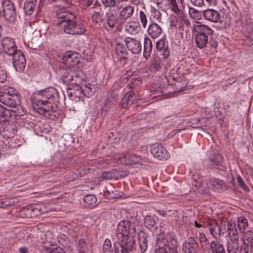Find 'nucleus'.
<instances>
[{
  "label": "nucleus",
  "instance_id": "obj_1",
  "mask_svg": "<svg viewBox=\"0 0 253 253\" xmlns=\"http://www.w3.org/2000/svg\"><path fill=\"white\" fill-rule=\"evenodd\" d=\"M33 103L37 106L38 111L46 116L49 113L56 111L57 104L59 102V94L54 87H49L41 90L34 94Z\"/></svg>",
  "mask_w": 253,
  "mask_h": 253
},
{
  "label": "nucleus",
  "instance_id": "obj_2",
  "mask_svg": "<svg viewBox=\"0 0 253 253\" xmlns=\"http://www.w3.org/2000/svg\"><path fill=\"white\" fill-rule=\"evenodd\" d=\"M76 67L68 69L62 75V80L64 83L70 84L67 88V93L69 98L78 102L84 96V90L81 85L85 83L82 77V73L76 71Z\"/></svg>",
  "mask_w": 253,
  "mask_h": 253
},
{
  "label": "nucleus",
  "instance_id": "obj_3",
  "mask_svg": "<svg viewBox=\"0 0 253 253\" xmlns=\"http://www.w3.org/2000/svg\"><path fill=\"white\" fill-rule=\"evenodd\" d=\"M130 226L129 221L123 220L119 223L115 236L119 241L114 244L115 253H131L132 251L134 242L129 236Z\"/></svg>",
  "mask_w": 253,
  "mask_h": 253
},
{
  "label": "nucleus",
  "instance_id": "obj_4",
  "mask_svg": "<svg viewBox=\"0 0 253 253\" xmlns=\"http://www.w3.org/2000/svg\"><path fill=\"white\" fill-rule=\"evenodd\" d=\"M59 19L57 23L61 31L70 35H82L85 31V28L81 23L76 22V17L74 13L69 11L59 12L58 14Z\"/></svg>",
  "mask_w": 253,
  "mask_h": 253
},
{
  "label": "nucleus",
  "instance_id": "obj_5",
  "mask_svg": "<svg viewBox=\"0 0 253 253\" xmlns=\"http://www.w3.org/2000/svg\"><path fill=\"white\" fill-rule=\"evenodd\" d=\"M1 95H0V102L10 107L17 108L20 106V99L18 95V91L11 86L4 85L1 88Z\"/></svg>",
  "mask_w": 253,
  "mask_h": 253
},
{
  "label": "nucleus",
  "instance_id": "obj_6",
  "mask_svg": "<svg viewBox=\"0 0 253 253\" xmlns=\"http://www.w3.org/2000/svg\"><path fill=\"white\" fill-rule=\"evenodd\" d=\"M240 232L243 234L242 240L244 245L250 246V253H253V230H245L249 226L248 220L243 216H240L237 219Z\"/></svg>",
  "mask_w": 253,
  "mask_h": 253
},
{
  "label": "nucleus",
  "instance_id": "obj_7",
  "mask_svg": "<svg viewBox=\"0 0 253 253\" xmlns=\"http://www.w3.org/2000/svg\"><path fill=\"white\" fill-rule=\"evenodd\" d=\"M213 31L206 25H200L196 35V42L197 46L202 49L206 47L209 42V36L213 34Z\"/></svg>",
  "mask_w": 253,
  "mask_h": 253
},
{
  "label": "nucleus",
  "instance_id": "obj_8",
  "mask_svg": "<svg viewBox=\"0 0 253 253\" xmlns=\"http://www.w3.org/2000/svg\"><path fill=\"white\" fill-rule=\"evenodd\" d=\"M2 6L3 16L5 20L9 23L14 22L16 18L17 14L12 2L9 0H5L3 1Z\"/></svg>",
  "mask_w": 253,
  "mask_h": 253
},
{
  "label": "nucleus",
  "instance_id": "obj_9",
  "mask_svg": "<svg viewBox=\"0 0 253 253\" xmlns=\"http://www.w3.org/2000/svg\"><path fill=\"white\" fill-rule=\"evenodd\" d=\"M207 165L212 169H216L221 171H225L226 169L223 165V158L218 152L213 153L209 156Z\"/></svg>",
  "mask_w": 253,
  "mask_h": 253
},
{
  "label": "nucleus",
  "instance_id": "obj_10",
  "mask_svg": "<svg viewBox=\"0 0 253 253\" xmlns=\"http://www.w3.org/2000/svg\"><path fill=\"white\" fill-rule=\"evenodd\" d=\"M2 50L4 53L8 56L12 55L18 50L14 40L9 37H5L1 40Z\"/></svg>",
  "mask_w": 253,
  "mask_h": 253
},
{
  "label": "nucleus",
  "instance_id": "obj_11",
  "mask_svg": "<svg viewBox=\"0 0 253 253\" xmlns=\"http://www.w3.org/2000/svg\"><path fill=\"white\" fill-rule=\"evenodd\" d=\"M12 57V64L15 70L17 72H22L25 68L26 65V59L23 53L20 50H17Z\"/></svg>",
  "mask_w": 253,
  "mask_h": 253
},
{
  "label": "nucleus",
  "instance_id": "obj_12",
  "mask_svg": "<svg viewBox=\"0 0 253 253\" xmlns=\"http://www.w3.org/2000/svg\"><path fill=\"white\" fill-rule=\"evenodd\" d=\"M156 4L163 9L170 10L175 14L179 13L181 6H178L176 0H156Z\"/></svg>",
  "mask_w": 253,
  "mask_h": 253
},
{
  "label": "nucleus",
  "instance_id": "obj_13",
  "mask_svg": "<svg viewBox=\"0 0 253 253\" xmlns=\"http://www.w3.org/2000/svg\"><path fill=\"white\" fill-rule=\"evenodd\" d=\"M206 185L208 188L215 192H221L226 188V184L225 181L213 177L207 180Z\"/></svg>",
  "mask_w": 253,
  "mask_h": 253
},
{
  "label": "nucleus",
  "instance_id": "obj_14",
  "mask_svg": "<svg viewBox=\"0 0 253 253\" xmlns=\"http://www.w3.org/2000/svg\"><path fill=\"white\" fill-rule=\"evenodd\" d=\"M116 58L120 62L121 66H124L127 61V52L123 44L118 43L115 48Z\"/></svg>",
  "mask_w": 253,
  "mask_h": 253
},
{
  "label": "nucleus",
  "instance_id": "obj_15",
  "mask_svg": "<svg viewBox=\"0 0 253 253\" xmlns=\"http://www.w3.org/2000/svg\"><path fill=\"white\" fill-rule=\"evenodd\" d=\"M151 152L155 158L160 160H167L169 158L167 151L161 144H154L152 145Z\"/></svg>",
  "mask_w": 253,
  "mask_h": 253
},
{
  "label": "nucleus",
  "instance_id": "obj_16",
  "mask_svg": "<svg viewBox=\"0 0 253 253\" xmlns=\"http://www.w3.org/2000/svg\"><path fill=\"white\" fill-rule=\"evenodd\" d=\"M125 43L128 50L133 54H137L141 50L140 42L135 39L126 37L125 39Z\"/></svg>",
  "mask_w": 253,
  "mask_h": 253
},
{
  "label": "nucleus",
  "instance_id": "obj_17",
  "mask_svg": "<svg viewBox=\"0 0 253 253\" xmlns=\"http://www.w3.org/2000/svg\"><path fill=\"white\" fill-rule=\"evenodd\" d=\"M167 242L165 238V234L164 232H161L156 237V244L158 248L154 253H168L166 247Z\"/></svg>",
  "mask_w": 253,
  "mask_h": 253
},
{
  "label": "nucleus",
  "instance_id": "obj_18",
  "mask_svg": "<svg viewBox=\"0 0 253 253\" xmlns=\"http://www.w3.org/2000/svg\"><path fill=\"white\" fill-rule=\"evenodd\" d=\"M119 163L126 165H132L138 163L140 161V158L134 154H122L118 156Z\"/></svg>",
  "mask_w": 253,
  "mask_h": 253
},
{
  "label": "nucleus",
  "instance_id": "obj_19",
  "mask_svg": "<svg viewBox=\"0 0 253 253\" xmlns=\"http://www.w3.org/2000/svg\"><path fill=\"white\" fill-rule=\"evenodd\" d=\"M134 12V7L130 5L124 6L119 12V16L121 23H125L126 20L131 18Z\"/></svg>",
  "mask_w": 253,
  "mask_h": 253
},
{
  "label": "nucleus",
  "instance_id": "obj_20",
  "mask_svg": "<svg viewBox=\"0 0 253 253\" xmlns=\"http://www.w3.org/2000/svg\"><path fill=\"white\" fill-rule=\"evenodd\" d=\"M198 244L193 237L189 238L182 246L183 253H196Z\"/></svg>",
  "mask_w": 253,
  "mask_h": 253
},
{
  "label": "nucleus",
  "instance_id": "obj_21",
  "mask_svg": "<svg viewBox=\"0 0 253 253\" xmlns=\"http://www.w3.org/2000/svg\"><path fill=\"white\" fill-rule=\"evenodd\" d=\"M204 18L207 21L216 23L220 21L219 13L213 9H207L203 11Z\"/></svg>",
  "mask_w": 253,
  "mask_h": 253
},
{
  "label": "nucleus",
  "instance_id": "obj_22",
  "mask_svg": "<svg viewBox=\"0 0 253 253\" xmlns=\"http://www.w3.org/2000/svg\"><path fill=\"white\" fill-rule=\"evenodd\" d=\"M48 209L43 205L41 204L36 205L27 209V212L31 217L38 216L42 214L48 212Z\"/></svg>",
  "mask_w": 253,
  "mask_h": 253
},
{
  "label": "nucleus",
  "instance_id": "obj_23",
  "mask_svg": "<svg viewBox=\"0 0 253 253\" xmlns=\"http://www.w3.org/2000/svg\"><path fill=\"white\" fill-rule=\"evenodd\" d=\"M141 30V26L138 21H130L126 23L125 25V32L132 35H137Z\"/></svg>",
  "mask_w": 253,
  "mask_h": 253
},
{
  "label": "nucleus",
  "instance_id": "obj_24",
  "mask_svg": "<svg viewBox=\"0 0 253 253\" xmlns=\"http://www.w3.org/2000/svg\"><path fill=\"white\" fill-rule=\"evenodd\" d=\"M147 33L151 38L156 39L162 34V29L157 23L152 22L148 26Z\"/></svg>",
  "mask_w": 253,
  "mask_h": 253
},
{
  "label": "nucleus",
  "instance_id": "obj_25",
  "mask_svg": "<svg viewBox=\"0 0 253 253\" xmlns=\"http://www.w3.org/2000/svg\"><path fill=\"white\" fill-rule=\"evenodd\" d=\"M106 16L107 24L112 29L116 28V29H118L120 26L123 24L120 23L119 16L118 17L116 14L114 13H107Z\"/></svg>",
  "mask_w": 253,
  "mask_h": 253
},
{
  "label": "nucleus",
  "instance_id": "obj_26",
  "mask_svg": "<svg viewBox=\"0 0 253 253\" xmlns=\"http://www.w3.org/2000/svg\"><path fill=\"white\" fill-rule=\"evenodd\" d=\"M208 226L210 233L214 238L216 239L221 236V227L215 220L208 221Z\"/></svg>",
  "mask_w": 253,
  "mask_h": 253
},
{
  "label": "nucleus",
  "instance_id": "obj_27",
  "mask_svg": "<svg viewBox=\"0 0 253 253\" xmlns=\"http://www.w3.org/2000/svg\"><path fill=\"white\" fill-rule=\"evenodd\" d=\"M148 236L144 232L140 231L138 234V241L140 249L142 253H144L148 248Z\"/></svg>",
  "mask_w": 253,
  "mask_h": 253
},
{
  "label": "nucleus",
  "instance_id": "obj_28",
  "mask_svg": "<svg viewBox=\"0 0 253 253\" xmlns=\"http://www.w3.org/2000/svg\"><path fill=\"white\" fill-rule=\"evenodd\" d=\"M17 127L15 124H11L6 126L1 132L2 136L6 138H13L17 132Z\"/></svg>",
  "mask_w": 253,
  "mask_h": 253
},
{
  "label": "nucleus",
  "instance_id": "obj_29",
  "mask_svg": "<svg viewBox=\"0 0 253 253\" xmlns=\"http://www.w3.org/2000/svg\"><path fill=\"white\" fill-rule=\"evenodd\" d=\"M134 92L130 91L127 92L123 97L120 105L122 108H126L129 106L135 100Z\"/></svg>",
  "mask_w": 253,
  "mask_h": 253
},
{
  "label": "nucleus",
  "instance_id": "obj_30",
  "mask_svg": "<svg viewBox=\"0 0 253 253\" xmlns=\"http://www.w3.org/2000/svg\"><path fill=\"white\" fill-rule=\"evenodd\" d=\"M63 62L65 64L78 63L77 53L71 51H66L62 57Z\"/></svg>",
  "mask_w": 253,
  "mask_h": 253
},
{
  "label": "nucleus",
  "instance_id": "obj_31",
  "mask_svg": "<svg viewBox=\"0 0 253 253\" xmlns=\"http://www.w3.org/2000/svg\"><path fill=\"white\" fill-rule=\"evenodd\" d=\"M138 19L144 29H145L148 22V13L145 7L140 10L138 14Z\"/></svg>",
  "mask_w": 253,
  "mask_h": 253
},
{
  "label": "nucleus",
  "instance_id": "obj_32",
  "mask_svg": "<svg viewBox=\"0 0 253 253\" xmlns=\"http://www.w3.org/2000/svg\"><path fill=\"white\" fill-rule=\"evenodd\" d=\"M210 248L212 253H226L223 244L217 241H211Z\"/></svg>",
  "mask_w": 253,
  "mask_h": 253
},
{
  "label": "nucleus",
  "instance_id": "obj_33",
  "mask_svg": "<svg viewBox=\"0 0 253 253\" xmlns=\"http://www.w3.org/2000/svg\"><path fill=\"white\" fill-rule=\"evenodd\" d=\"M152 49V42L151 40L148 37L144 39L143 56L147 59L150 55Z\"/></svg>",
  "mask_w": 253,
  "mask_h": 253
},
{
  "label": "nucleus",
  "instance_id": "obj_34",
  "mask_svg": "<svg viewBox=\"0 0 253 253\" xmlns=\"http://www.w3.org/2000/svg\"><path fill=\"white\" fill-rule=\"evenodd\" d=\"M144 224L145 226L151 231H153L157 227L155 219L150 215H147L145 217Z\"/></svg>",
  "mask_w": 253,
  "mask_h": 253
},
{
  "label": "nucleus",
  "instance_id": "obj_35",
  "mask_svg": "<svg viewBox=\"0 0 253 253\" xmlns=\"http://www.w3.org/2000/svg\"><path fill=\"white\" fill-rule=\"evenodd\" d=\"M36 1L26 0L24 6L25 13L28 15H31L36 9L37 4Z\"/></svg>",
  "mask_w": 253,
  "mask_h": 253
},
{
  "label": "nucleus",
  "instance_id": "obj_36",
  "mask_svg": "<svg viewBox=\"0 0 253 253\" xmlns=\"http://www.w3.org/2000/svg\"><path fill=\"white\" fill-rule=\"evenodd\" d=\"M150 18H152L153 19L161 22L162 20V13L160 10L157 9L156 7L151 6L150 10Z\"/></svg>",
  "mask_w": 253,
  "mask_h": 253
},
{
  "label": "nucleus",
  "instance_id": "obj_37",
  "mask_svg": "<svg viewBox=\"0 0 253 253\" xmlns=\"http://www.w3.org/2000/svg\"><path fill=\"white\" fill-rule=\"evenodd\" d=\"M84 201L87 205L93 207L97 202V198L93 195H86L84 198Z\"/></svg>",
  "mask_w": 253,
  "mask_h": 253
},
{
  "label": "nucleus",
  "instance_id": "obj_38",
  "mask_svg": "<svg viewBox=\"0 0 253 253\" xmlns=\"http://www.w3.org/2000/svg\"><path fill=\"white\" fill-rule=\"evenodd\" d=\"M228 236H233L238 233L236 223L232 221H228L227 224Z\"/></svg>",
  "mask_w": 253,
  "mask_h": 253
},
{
  "label": "nucleus",
  "instance_id": "obj_39",
  "mask_svg": "<svg viewBox=\"0 0 253 253\" xmlns=\"http://www.w3.org/2000/svg\"><path fill=\"white\" fill-rule=\"evenodd\" d=\"M45 253H66L64 250L60 247H54L53 246L50 247H45Z\"/></svg>",
  "mask_w": 253,
  "mask_h": 253
},
{
  "label": "nucleus",
  "instance_id": "obj_40",
  "mask_svg": "<svg viewBox=\"0 0 253 253\" xmlns=\"http://www.w3.org/2000/svg\"><path fill=\"white\" fill-rule=\"evenodd\" d=\"M105 195L110 199L118 198L121 196L118 190L112 189L107 190L105 193Z\"/></svg>",
  "mask_w": 253,
  "mask_h": 253
},
{
  "label": "nucleus",
  "instance_id": "obj_41",
  "mask_svg": "<svg viewBox=\"0 0 253 253\" xmlns=\"http://www.w3.org/2000/svg\"><path fill=\"white\" fill-rule=\"evenodd\" d=\"M103 251L104 253H112L113 249L110 240L106 239L103 245Z\"/></svg>",
  "mask_w": 253,
  "mask_h": 253
},
{
  "label": "nucleus",
  "instance_id": "obj_42",
  "mask_svg": "<svg viewBox=\"0 0 253 253\" xmlns=\"http://www.w3.org/2000/svg\"><path fill=\"white\" fill-rule=\"evenodd\" d=\"M199 240L202 248H206L208 246V239L204 233H200L199 235Z\"/></svg>",
  "mask_w": 253,
  "mask_h": 253
},
{
  "label": "nucleus",
  "instance_id": "obj_43",
  "mask_svg": "<svg viewBox=\"0 0 253 253\" xmlns=\"http://www.w3.org/2000/svg\"><path fill=\"white\" fill-rule=\"evenodd\" d=\"M84 174L81 172H79V174H76L73 172H69L66 175V179L68 181H73L74 180L78 178L83 175Z\"/></svg>",
  "mask_w": 253,
  "mask_h": 253
},
{
  "label": "nucleus",
  "instance_id": "obj_44",
  "mask_svg": "<svg viewBox=\"0 0 253 253\" xmlns=\"http://www.w3.org/2000/svg\"><path fill=\"white\" fill-rule=\"evenodd\" d=\"M239 244L227 243L228 253H237L239 250Z\"/></svg>",
  "mask_w": 253,
  "mask_h": 253
},
{
  "label": "nucleus",
  "instance_id": "obj_45",
  "mask_svg": "<svg viewBox=\"0 0 253 253\" xmlns=\"http://www.w3.org/2000/svg\"><path fill=\"white\" fill-rule=\"evenodd\" d=\"M114 173L111 171L103 172L99 177V180L100 181H102L104 180L111 179L114 177Z\"/></svg>",
  "mask_w": 253,
  "mask_h": 253
},
{
  "label": "nucleus",
  "instance_id": "obj_46",
  "mask_svg": "<svg viewBox=\"0 0 253 253\" xmlns=\"http://www.w3.org/2000/svg\"><path fill=\"white\" fill-rule=\"evenodd\" d=\"M11 115L10 110L6 109L0 104V118H6Z\"/></svg>",
  "mask_w": 253,
  "mask_h": 253
},
{
  "label": "nucleus",
  "instance_id": "obj_47",
  "mask_svg": "<svg viewBox=\"0 0 253 253\" xmlns=\"http://www.w3.org/2000/svg\"><path fill=\"white\" fill-rule=\"evenodd\" d=\"M237 180L238 183V185L240 186V187L243 189L246 192H249L250 189L247 186L246 183L244 182L243 178L241 176L238 175L237 176Z\"/></svg>",
  "mask_w": 253,
  "mask_h": 253
},
{
  "label": "nucleus",
  "instance_id": "obj_48",
  "mask_svg": "<svg viewBox=\"0 0 253 253\" xmlns=\"http://www.w3.org/2000/svg\"><path fill=\"white\" fill-rule=\"evenodd\" d=\"M156 48L158 50H162L165 49V52H166V49L167 47H166V42L164 39H160L156 42Z\"/></svg>",
  "mask_w": 253,
  "mask_h": 253
},
{
  "label": "nucleus",
  "instance_id": "obj_49",
  "mask_svg": "<svg viewBox=\"0 0 253 253\" xmlns=\"http://www.w3.org/2000/svg\"><path fill=\"white\" fill-rule=\"evenodd\" d=\"M77 248L79 250H85L87 249V243L84 238L80 239L77 245Z\"/></svg>",
  "mask_w": 253,
  "mask_h": 253
},
{
  "label": "nucleus",
  "instance_id": "obj_50",
  "mask_svg": "<svg viewBox=\"0 0 253 253\" xmlns=\"http://www.w3.org/2000/svg\"><path fill=\"white\" fill-rule=\"evenodd\" d=\"M105 7H115L116 5V0H101Z\"/></svg>",
  "mask_w": 253,
  "mask_h": 253
},
{
  "label": "nucleus",
  "instance_id": "obj_51",
  "mask_svg": "<svg viewBox=\"0 0 253 253\" xmlns=\"http://www.w3.org/2000/svg\"><path fill=\"white\" fill-rule=\"evenodd\" d=\"M84 87L85 88L84 90V96H85L86 97H90L93 94L94 92V90H92V89L90 88L89 84L87 85H85Z\"/></svg>",
  "mask_w": 253,
  "mask_h": 253
},
{
  "label": "nucleus",
  "instance_id": "obj_52",
  "mask_svg": "<svg viewBox=\"0 0 253 253\" xmlns=\"http://www.w3.org/2000/svg\"><path fill=\"white\" fill-rule=\"evenodd\" d=\"M7 78L6 71L5 69L0 66V83L4 82Z\"/></svg>",
  "mask_w": 253,
  "mask_h": 253
},
{
  "label": "nucleus",
  "instance_id": "obj_53",
  "mask_svg": "<svg viewBox=\"0 0 253 253\" xmlns=\"http://www.w3.org/2000/svg\"><path fill=\"white\" fill-rule=\"evenodd\" d=\"M230 240L227 243H232L234 244H239V236L238 233L235 234L233 236H229Z\"/></svg>",
  "mask_w": 253,
  "mask_h": 253
},
{
  "label": "nucleus",
  "instance_id": "obj_54",
  "mask_svg": "<svg viewBox=\"0 0 253 253\" xmlns=\"http://www.w3.org/2000/svg\"><path fill=\"white\" fill-rule=\"evenodd\" d=\"M92 20L94 23H98L101 20V15L99 12H94L92 15Z\"/></svg>",
  "mask_w": 253,
  "mask_h": 253
},
{
  "label": "nucleus",
  "instance_id": "obj_55",
  "mask_svg": "<svg viewBox=\"0 0 253 253\" xmlns=\"http://www.w3.org/2000/svg\"><path fill=\"white\" fill-rule=\"evenodd\" d=\"M94 0H79V2L81 4L85 7H89L92 5L93 2ZM94 4H93L92 8L94 7Z\"/></svg>",
  "mask_w": 253,
  "mask_h": 253
},
{
  "label": "nucleus",
  "instance_id": "obj_56",
  "mask_svg": "<svg viewBox=\"0 0 253 253\" xmlns=\"http://www.w3.org/2000/svg\"><path fill=\"white\" fill-rule=\"evenodd\" d=\"M203 183L202 179L201 178L198 177V179L194 178L192 184L195 186L197 188H199L201 187Z\"/></svg>",
  "mask_w": 253,
  "mask_h": 253
},
{
  "label": "nucleus",
  "instance_id": "obj_57",
  "mask_svg": "<svg viewBox=\"0 0 253 253\" xmlns=\"http://www.w3.org/2000/svg\"><path fill=\"white\" fill-rule=\"evenodd\" d=\"M195 5L201 6L204 4V0H191Z\"/></svg>",
  "mask_w": 253,
  "mask_h": 253
},
{
  "label": "nucleus",
  "instance_id": "obj_58",
  "mask_svg": "<svg viewBox=\"0 0 253 253\" xmlns=\"http://www.w3.org/2000/svg\"><path fill=\"white\" fill-rule=\"evenodd\" d=\"M246 247H241L239 253H249L248 247L250 246L245 245Z\"/></svg>",
  "mask_w": 253,
  "mask_h": 253
},
{
  "label": "nucleus",
  "instance_id": "obj_59",
  "mask_svg": "<svg viewBox=\"0 0 253 253\" xmlns=\"http://www.w3.org/2000/svg\"><path fill=\"white\" fill-rule=\"evenodd\" d=\"M22 112H17L16 110L12 111V113H14V116H22L24 113V111L21 108Z\"/></svg>",
  "mask_w": 253,
  "mask_h": 253
},
{
  "label": "nucleus",
  "instance_id": "obj_60",
  "mask_svg": "<svg viewBox=\"0 0 253 253\" xmlns=\"http://www.w3.org/2000/svg\"><path fill=\"white\" fill-rule=\"evenodd\" d=\"M19 252L20 253H27L28 249L25 247H21L19 249Z\"/></svg>",
  "mask_w": 253,
  "mask_h": 253
},
{
  "label": "nucleus",
  "instance_id": "obj_61",
  "mask_svg": "<svg viewBox=\"0 0 253 253\" xmlns=\"http://www.w3.org/2000/svg\"><path fill=\"white\" fill-rule=\"evenodd\" d=\"M158 212L159 214L162 215L163 216H165L167 214L166 212L164 211H159Z\"/></svg>",
  "mask_w": 253,
  "mask_h": 253
},
{
  "label": "nucleus",
  "instance_id": "obj_62",
  "mask_svg": "<svg viewBox=\"0 0 253 253\" xmlns=\"http://www.w3.org/2000/svg\"><path fill=\"white\" fill-rule=\"evenodd\" d=\"M106 164H105V163L104 162H103L102 161H99V167H105L106 166Z\"/></svg>",
  "mask_w": 253,
  "mask_h": 253
},
{
  "label": "nucleus",
  "instance_id": "obj_63",
  "mask_svg": "<svg viewBox=\"0 0 253 253\" xmlns=\"http://www.w3.org/2000/svg\"><path fill=\"white\" fill-rule=\"evenodd\" d=\"M192 12H194V13H198V12H199V11H198V10H196V9H194V8L190 9V11H189V13H190V14H191V13H192Z\"/></svg>",
  "mask_w": 253,
  "mask_h": 253
},
{
  "label": "nucleus",
  "instance_id": "obj_64",
  "mask_svg": "<svg viewBox=\"0 0 253 253\" xmlns=\"http://www.w3.org/2000/svg\"><path fill=\"white\" fill-rule=\"evenodd\" d=\"M195 226L197 228H200L202 227V225L198 223L196 221L194 222Z\"/></svg>",
  "mask_w": 253,
  "mask_h": 253
}]
</instances>
